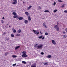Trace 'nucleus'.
Returning <instances> with one entry per match:
<instances>
[{"mask_svg":"<svg viewBox=\"0 0 67 67\" xmlns=\"http://www.w3.org/2000/svg\"><path fill=\"white\" fill-rule=\"evenodd\" d=\"M23 54L22 55V57H27V55L26 54V52L25 51H23L22 52Z\"/></svg>","mask_w":67,"mask_h":67,"instance_id":"obj_1","label":"nucleus"},{"mask_svg":"<svg viewBox=\"0 0 67 67\" xmlns=\"http://www.w3.org/2000/svg\"><path fill=\"white\" fill-rule=\"evenodd\" d=\"M43 46V44H40L38 45L37 46V48L39 49H40L42 48Z\"/></svg>","mask_w":67,"mask_h":67,"instance_id":"obj_2","label":"nucleus"},{"mask_svg":"<svg viewBox=\"0 0 67 67\" xmlns=\"http://www.w3.org/2000/svg\"><path fill=\"white\" fill-rule=\"evenodd\" d=\"M54 27L55 29L57 32H58V31H59V30L58 26L57 25H55Z\"/></svg>","mask_w":67,"mask_h":67,"instance_id":"obj_3","label":"nucleus"},{"mask_svg":"<svg viewBox=\"0 0 67 67\" xmlns=\"http://www.w3.org/2000/svg\"><path fill=\"white\" fill-rule=\"evenodd\" d=\"M14 2H13V4H15L17 3V0H13Z\"/></svg>","mask_w":67,"mask_h":67,"instance_id":"obj_4","label":"nucleus"},{"mask_svg":"<svg viewBox=\"0 0 67 67\" xmlns=\"http://www.w3.org/2000/svg\"><path fill=\"white\" fill-rule=\"evenodd\" d=\"M17 19H18L19 20H22L23 19V18L22 17H17Z\"/></svg>","mask_w":67,"mask_h":67,"instance_id":"obj_5","label":"nucleus"},{"mask_svg":"<svg viewBox=\"0 0 67 67\" xmlns=\"http://www.w3.org/2000/svg\"><path fill=\"white\" fill-rule=\"evenodd\" d=\"M32 7L31 5L29 6V7H28L27 8V10H29L31 8H32Z\"/></svg>","mask_w":67,"mask_h":67,"instance_id":"obj_6","label":"nucleus"},{"mask_svg":"<svg viewBox=\"0 0 67 67\" xmlns=\"http://www.w3.org/2000/svg\"><path fill=\"white\" fill-rule=\"evenodd\" d=\"M52 44H54V45H55V44H56V42L55 41V40H53L52 41Z\"/></svg>","mask_w":67,"mask_h":67,"instance_id":"obj_7","label":"nucleus"},{"mask_svg":"<svg viewBox=\"0 0 67 67\" xmlns=\"http://www.w3.org/2000/svg\"><path fill=\"white\" fill-rule=\"evenodd\" d=\"M43 26L45 28V29H46L47 28V27L45 25V23H43Z\"/></svg>","mask_w":67,"mask_h":67,"instance_id":"obj_8","label":"nucleus"},{"mask_svg":"<svg viewBox=\"0 0 67 67\" xmlns=\"http://www.w3.org/2000/svg\"><path fill=\"white\" fill-rule=\"evenodd\" d=\"M24 22L25 24H27L28 23V21L26 20H25L24 21Z\"/></svg>","mask_w":67,"mask_h":67,"instance_id":"obj_9","label":"nucleus"},{"mask_svg":"<svg viewBox=\"0 0 67 67\" xmlns=\"http://www.w3.org/2000/svg\"><path fill=\"white\" fill-rule=\"evenodd\" d=\"M43 64L44 65H45V66L46 65L47 66V65H48V63H47V62L44 63H43Z\"/></svg>","mask_w":67,"mask_h":67,"instance_id":"obj_10","label":"nucleus"},{"mask_svg":"<svg viewBox=\"0 0 67 67\" xmlns=\"http://www.w3.org/2000/svg\"><path fill=\"white\" fill-rule=\"evenodd\" d=\"M32 31L33 32H34L35 33V34H36V33H37V31H36L35 30H33Z\"/></svg>","mask_w":67,"mask_h":67,"instance_id":"obj_11","label":"nucleus"},{"mask_svg":"<svg viewBox=\"0 0 67 67\" xmlns=\"http://www.w3.org/2000/svg\"><path fill=\"white\" fill-rule=\"evenodd\" d=\"M28 19L29 21H31V18L30 16H28Z\"/></svg>","mask_w":67,"mask_h":67,"instance_id":"obj_12","label":"nucleus"},{"mask_svg":"<svg viewBox=\"0 0 67 67\" xmlns=\"http://www.w3.org/2000/svg\"><path fill=\"white\" fill-rule=\"evenodd\" d=\"M25 14H26V15L27 16H28V15H29V13H28V12H25Z\"/></svg>","mask_w":67,"mask_h":67,"instance_id":"obj_13","label":"nucleus"},{"mask_svg":"<svg viewBox=\"0 0 67 67\" xmlns=\"http://www.w3.org/2000/svg\"><path fill=\"white\" fill-rule=\"evenodd\" d=\"M17 32L18 33H21V29H19V30L17 31Z\"/></svg>","mask_w":67,"mask_h":67,"instance_id":"obj_14","label":"nucleus"},{"mask_svg":"<svg viewBox=\"0 0 67 67\" xmlns=\"http://www.w3.org/2000/svg\"><path fill=\"white\" fill-rule=\"evenodd\" d=\"M12 14H13L14 15H16V13L15 12H13L12 13Z\"/></svg>","mask_w":67,"mask_h":67,"instance_id":"obj_15","label":"nucleus"},{"mask_svg":"<svg viewBox=\"0 0 67 67\" xmlns=\"http://www.w3.org/2000/svg\"><path fill=\"white\" fill-rule=\"evenodd\" d=\"M18 17V15H14V16H13L14 18L15 19V18H16Z\"/></svg>","mask_w":67,"mask_h":67,"instance_id":"obj_16","label":"nucleus"},{"mask_svg":"<svg viewBox=\"0 0 67 67\" xmlns=\"http://www.w3.org/2000/svg\"><path fill=\"white\" fill-rule=\"evenodd\" d=\"M19 47H20V46H19L16 47L15 48V50H16L17 49H18V48H19Z\"/></svg>","mask_w":67,"mask_h":67,"instance_id":"obj_17","label":"nucleus"},{"mask_svg":"<svg viewBox=\"0 0 67 67\" xmlns=\"http://www.w3.org/2000/svg\"><path fill=\"white\" fill-rule=\"evenodd\" d=\"M38 45V43H36L34 45V47H37V46Z\"/></svg>","mask_w":67,"mask_h":67,"instance_id":"obj_18","label":"nucleus"},{"mask_svg":"<svg viewBox=\"0 0 67 67\" xmlns=\"http://www.w3.org/2000/svg\"><path fill=\"white\" fill-rule=\"evenodd\" d=\"M22 63H23V64H26V62L24 61H22Z\"/></svg>","mask_w":67,"mask_h":67,"instance_id":"obj_19","label":"nucleus"},{"mask_svg":"<svg viewBox=\"0 0 67 67\" xmlns=\"http://www.w3.org/2000/svg\"><path fill=\"white\" fill-rule=\"evenodd\" d=\"M47 57L48 58H51V57H52V55H48L47 56Z\"/></svg>","mask_w":67,"mask_h":67,"instance_id":"obj_20","label":"nucleus"},{"mask_svg":"<svg viewBox=\"0 0 67 67\" xmlns=\"http://www.w3.org/2000/svg\"><path fill=\"white\" fill-rule=\"evenodd\" d=\"M44 12H50L48 10H45L44 11Z\"/></svg>","mask_w":67,"mask_h":67,"instance_id":"obj_21","label":"nucleus"},{"mask_svg":"<svg viewBox=\"0 0 67 67\" xmlns=\"http://www.w3.org/2000/svg\"><path fill=\"white\" fill-rule=\"evenodd\" d=\"M20 34H16V36H20Z\"/></svg>","mask_w":67,"mask_h":67,"instance_id":"obj_22","label":"nucleus"},{"mask_svg":"<svg viewBox=\"0 0 67 67\" xmlns=\"http://www.w3.org/2000/svg\"><path fill=\"white\" fill-rule=\"evenodd\" d=\"M8 54H9V53L8 52H6L4 54L5 56H7V55H8Z\"/></svg>","mask_w":67,"mask_h":67,"instance_id":"obj_23","label":"nucleus"},{"mask_svg":"<svg viewBox=\"0 0 67 67\" xmlns=\"http://www.w3.org/2000/svg\"><path fill=\"white\" fill-rule=\"evenodd\" d=\"M1 21L2 22V24H3V23H4V21L3 20H1Z\"/></svg>","mask_w":67,"mask_h":67,"instance_id":"obj_24","label":"nucleus"},{"mask_svg":"<svg viewBox=\"0 0 67 67\" xmlns=\"http://www.w3.org/2000/svg\"><path fill=\"white\" fill-rule=\"evenodd\" d=\"M57 9H55L53 11V12L54 13H55L56 12H57Z\"/></svg>","mask_w":67,"mask_h":67,"instance_id":"obj_25","label":"nucleus"},{"mask_svg":"<svg viewBox=\"0 0 67 67\" xmlns=\"http://www.w3.org/2000/svg\"><path fill=\"white\" fill-rule=\"evenodd\" d=\"M12 57H13V58H15L17 57V56L16 55H12Z\"/></svg>","mask_w":67,"mask_h":67,"instance_id":"obj_26","label":"nucleus"},{"mask_svg":"<svg viewBox=\"0 0 67 67\" xmlns=\"http://www.w3.org/2000/svg\"><path fill=\"white\" fill-rule=\"evenodd\" d=\"M31 67H36V65H31Z\"/></svg>","mask_w":67,"mask_h":67,"instance_id":"obj_27","label":"nucleus"},{"mask_svg":"<svg viewBox=\"0 0 67 67\" xmlns=\"http://www.w3.org/2000/svg\"><path fill=\"white\" fill-rule=\"evenodd\" d=\"M42 37H43V35H41V36L39 37L38 38L40 39L41 38H42Z\"/></svg>","mask_w":67,"mask_h":67,"instance_id":"obj_28","label":"nucleus"},{"mask_svg":"<svg viewBox=\"0 0 67 67\" xmlns=\"http://www.w3.org/2000/svg\"><path fill=\"white\" fill-rule=\"evenodd\" d=\"M11 36L12 37H14V35L13 34H11Z\"/></svg>","mask_w":67,"mask_h":67,"instance_id":"obj_29","label":"nucleus"},{"mask_svg":"<svg viewBox=\"0 0 67 67\" xmlns=\"http://www.w3.org/2000/svg\"><path fill=\"white\" fill-rule=\"evenodd\" d=\"M63 38H66V37H67V36L64 35H63Z\"/></svg>","mask_w":67,"mask_h":67,"instance_id":"obj_30","label":"nucleus"},{"mask_svg":"<svg viewBox=\"0 0 67 67\" xmlns=\"http://www.w3.org/2000/svg\"><path fill=\"white\" fill-rule=\"evenodd\" d=\"M62 33L64 34H66V32H65V31H63L62 32Z\"/></svg>","mask_w":67,"mask_h":67,"instance_id":"obj_31","label":"nucleus"},{"mask_svg":"<svg viewBox=\"0 0 67 67\" xmlns=\"http://www.w3.org/2000/svg\"><path fill=\"white\" fill-rule=\"evenodd\" d=\"M38 9H41V6H38Z\"/></svg>","mask_w":67,"mask_h":67,"instance_id":"obj_32","label":"nucleus"},{"mask_svg":"<svg viewBox=\"0 0 67 67\" xmlns=\"http://www.w3.org/2000/svg\"><path fill=\"white\" fill-rule=\"evenodd\" d=\"M16 64L15 63L13 65V66H16Z\"/></svg>","mask_w":67,"mask_h":67,"instance_id":"obj_33","label":"nucleus"},{"mask_svg":"<svg viewBox=\"0 0 67 67\" xmlns=\"http://www.w3.org/2000/svg\"><path fill=\"white\" fill-rule=\"evenodd\" d=\"M64 6H65V4H64L63 5H62L61 7L62 8H63Z\"/></svg>","mask_w":67,"mask_h":67,"instance_id":"obj_34","label":"nucleus"},{"mask_svg":"<svg viewBox=\"0 0 67 67\" xmlns=\"http://www.w3.org/2000/svg\"><path fill=\"white\" fill-rule=\"evenodd\" d=\"M5 39L7 40V41H9V38H6Z\"/></svg>","mask_w":67,"mask_h":67,"instance_id":"obj_35","label":"nucleus"},{"mask_svg":"<svg viewBox=\"0 0 67 67\" xmlns=\"http://www.w3.org/2000/svg\"><path fill=\"white\" fill-rule=\"evenodd\" d=\"M56 5V2H54V3H53L54 5Z\"/></svg>","mask_w":67,"mask_h":67,"instance_id":"obj_36","label":"nucleus"},{"mask_svg":"<svg viewBox=\"0 0 67 67\" xmlns=\"http://www.w3.org/2000/svg\"><path fill=\"white\" fill-rule=\"evenodd\" d=\"M48 33L47 32H46L45 33V35H48Z\"/></svg>","mask_w":67,"mask_h":67,"instance_id":"obj_37","label":"nucleus"},{"mask_svg":"<svg viewBox=\"0 0 67 67\" xmlns=\"http://www.w3.org/2000/svg\"><path fill=\"white\" fill-rule=\"evenodd\" d=\"M58 2H63V1H61L60 0H58Z\"/></svg>","mask_w":67,"mask_h":67,"instance_id":"obj_38","label":"nucleus"},{"mask_svg":"<svg viewBox=\"0 0 67 67\" xmlns=\"http://www.w3.org/2000/svg\"><path fill=\"white\" fill-rule=\"evenodd\" d=\"M64 13H67V10H65L64 11Z\"/></svg>","mask_w":67,"mask_h":67,"instance_id":"obj_39","label":"nucleus"},{"mask_svg":"<svg viewBox=\"0 0 67 67\" xmlns=\"http://www.w3.org/2000/svg\"><path fill=\"white\" fill-rule=\"evenodd\" d=\"M16 32V30H14L13 31V32L14 33H15Z\"/></svg>","mask_w":67,"mask_h":67,"instance_id":"obj_40","label":"nucleus"},{"mask_svg":"<svg viewBox=\"0 0 67 67\" xmlns=\"http://www.w3.org/2000/svg\"><path fill=\"white\" fill-rule=\"evenodd\" d=\"M45 38V37H43L42 38V40H44Z\"/></svg>","mask_w":67,"mask_h":67,"instance_id":"obj_41","label":"nucleus"},{"mask_svg":"<svg viewBox=\"0 0 67 67\" xmlns=\"http://www.w3.org/2000/svg\"><path fill=\"white\" fill-rule=\"evenodd\" d=\"M65 31L66 33H67V28L65 29Z\"/></svg>","mask_w":67,"mask_h":67,"instance_id":"obj_42","label":"nucleus"},{"mask_svg":"<svg viewBox=\"0 0 67 67\" xmlns=\"http://www.w3.org/2000/svg\"><path fill=\"white\" fill-rule=\"evenodd\" d=\"M6 34V33L5 32H4L3 33V34L4 35V34Z\"/></svg>","mask_w":67,"mask_h":67,"instance_id":"obj_43","label":"nucleus"},{"mask_svg":"<svg viewBox=\"0 0 67 67\" xmlns=\"http://www.w3.org/2000/svg\"><path fill=\"white\" fill-rule=\"evenodd\" d=\"M38 34H39V32H37H37L36 34L37 35H38Z\"/></svg>","mask_w":67,"mask_h":67,"instance_id":"obj_44","label":"nucleus"},{"mask_svg":"<svg viewBox=\"0 0 67 67\" xmlns=\"http://www.w3.org/2000/svg\"><path fill=\"white\" fill-rule=\"evenodd\" d=\"M41 55H43L44 54V53L43 52H41Z\"/></svg>","mask_w":67,"mask_h":67,"instance_id":"obj_45","label":"nucleus"},{"mask_svg":"<svg viewBox=\"0 0 67 67\" xmlns=\"http://www.w3.org/2000/svg\"><path fill=\"white\" fill-rule=\"evenodd\" d=\"M13 12H15L16 10H12Z\"/></svg>","mask_w":67,"mask_h":67,"instance_id":"obj_46","label":"nucleus"},{"mask_svg":"<svg viewBox=\"0 0 67 67\" xmlns=\"http://www.w3.org/2000/svg\"><path fill=\"white\" fill-rule=\"evenodd\" d=\"M40 33L41 34H43V33H42V32L41 31H40Z\"/></svg>","mask_w":67,"mask_h":67,"instance_id":"obj_47","label":"nucleus"},{"mask_svg":"<svg viewBox=\"0 0 67 67\" xmlns=\"http://www.w3.org/2000/svg\"><path fill=\"white\" fill-rule=\"evenodd\" d=\"M57 25H58L59 24L58 23V21L57 23Z\"/></svg>","mask_w":67,"mask_h":67,"instance_id":"obj_48","label":"nucleus"},{"mask_svg":"<svg viewBox=\"0 0 67 67\" xmlns=\"http://www.w3.org/2000/svg\"><path fill=\"white\" fill-rule=\"evenodd\" d=\"M15 30V29H12V30H13V31H14Z\"/></svg>","mask_w":67,"mask_h":67,"instance_id":"obj_49","label":"nucleus"},{"mask_svg":"<svg viewBox=\"0 0 67 67\" xmlns=\"http://www.w3.org/2000/svg\"><path fill=\"white\" fill-rule=\"evenodd\" d=\"M2 19H4V17H3L2 18Z\"/></svg>","mask_w":67,"mask_h":67,"instance_id":"obj_50","label":"nucleus"},{"mask_svg":"<svg viewBox=\"0 0 67 67\" xmlns=\"http://www.w3.org/2000/svg\"><path fill=\"white\" fill-rule=\"evenodd\" d=\"M9 27H11V26H9Z\"/></svg>","mask_w":67,"mask_h":67,"instance_id":"obj_51","label":"nucleus"},{"mask_svg":"<svg viewBox=\"0 0 67 67\" xmlns=\"http://www.w3.org/2000/svg\"><path fill=\"white\" fill-rule=\"evenodd\" d=\"M23 3H25V2H23Z\"/></svg>","mask_w":67,"mask_h":67,"instance_id":"obj_52","label":"nucleus"}]
</instances>
